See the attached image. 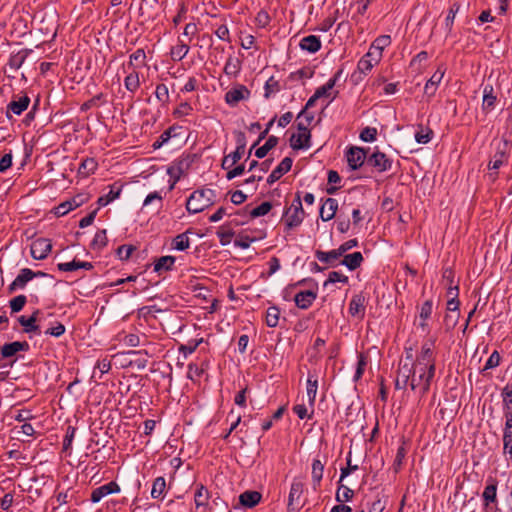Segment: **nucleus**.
Listing matches in <instances>:
<instances>
[{"label": "nucleus", "mask_w": 512, "mask_h": 512, "mask_svg": "<svg viewBox=\"0 0 512 512\" xmlns=\"http://www.w3.org/2000/svg\"><path fill=\"white\" fill-rule=\"evenodd\" d=\"M124 86L129 92L137 91L140 86L139 74L135 71L129 73L124 79Z\"/></svg>", "instance_id": "obj_40"}, {"label": "nucleus", "mask_w": 512, "mask_h": 512, "mask_svg": "<svg viewBox=\"0 0 512 512\" xmlns=\"http://www.w3.org/2000/svg\"><path fill=\"white\" fill-rule=\"evenodd\" d=\"M505 161L506 157L503 152L496 153L494 157L490 160L488 167L491 170H497L504 164Z\"/></svg>", "instance_id": "obj_61"}, {"label": "nucleus", "mask_w": 512, "mask_h": 512, "mask_svg": "<svg viewBox=\"0 0 512 512\" xmlns=\"http://www.w3.org/2000/svg\"><path fill=\"white\" fill-rule=\"evenodd\" d=\"M90 196L88 193H79L70 200H66V214L83 205L89 200Z\"/></svg>", "instance_id": "obj_34"}, {"label": "nucleus", "mask_w": 512, "mask_h": 512, "mask_svg": "<svg viewBox=\"0 0 512 512\" xmlns=\"http://www.w3.org/2000/svg\"><path fill=\"white\" fill-rule=\"evenodd\" d=\"M311 468L313 489L316 490L320 486V482L323 478L324 463L319 458H315L312 461Z\"/></svg>", "instance_id": "obj_25"}, {"label": "nucleus", "mask_w": 512, "mask_h": 512, "mask_svg": "<svg viewBox=\"0 0 512 512\" xmlns=\"http://www.w3.org/2000/svg\"><path fill=\"white\" fill-rule=\"evenodd\" d=\"M122 185L118 183H114L109 186V192L107 194H104L98 198V205L99 207H104L114 201L115 199L119 198L121 192H122Z\"/></svg>", "instance_id": "obj_20"}, {"label": "nucleus", "mask_w": 512, "mask_h": 512, "mask_svg": "<svg viewBox=\"0 0 512 512\" xmlns=\"http://www.w3.org/2000/svg\"><path fill=\"white\" fill-rule=\"evenodd\" d=\"M280 90L279 83L273 77L269 78L264 86V97L269 98L272 94H275Z\"/></svg>", "instance_id": "obj_55"}, {"label": "nucleus", "mask_w": 512, "mask_h": 512, "mask_svg": "<svg viewBox=\"0 0 512 512\" xmlns=\"http://www.w3.org/2000/svg\"><path fill=\"white\" fill-rule=\"evenodd\" d=\"M250 91L244 85H237L225 94V101L230 106L237 105L240 101L248 99Z\"/></svg>", "instance_id": "obj_9"}, {"label": "nucleus", "mask_w": 512, "mask_h": 512, "mask_svg": "<svg viewBox=\"0 0 512 512\" xmlns=\"http://www.w3.org/2000/svg\"><path fill=\"white\" fill-rule=\"evenodd\" d=\"M366 299L363 294H356L351 298L348 312L351 316L363 319L365 316Z\"/></svg>", "instance_id": "obj_12"}, {"label": "nucleus", "mask_w": 512, "mask_h": 512, "mask_svg": "<svg viewBox=\"0 0 512 512\" xmlns=\"http://www.w3.org/2000/svg\"><path fill=\"white\" fill-rule=\"evenodd\" d=\"M97 167V163L95 162L94 159H85L83 160L79 167H78V173L83 176V177H86L88 175H90L91 173H93L95 171Z\"/></svg>", "instance_id": "obj_45"}, {"label": "nucleus", "mask_w": 512, "mask_h": 512, "mask_svg": "<svg viewBox=\"0 0 512 512\" xmlns=\"http://www.w3.org/2000/svg\"><path fill=\"white\" fill-rule=\"evenodd\" d=\"M119 491H120V487L118 486V484L116 482H113V481L109 482L107 484H104L100 487L95 488L92 491L91 501L93 503H97L105 496L112 494V493H117Z\"/></svg>", "instance_id": "obj_13"}, {"label": "nucleus", "mask_w": 512, "mask_h": 512, "mask_svg": "<svg viewBox=\"0 0 512 512\" xmlns=\"http://www.w3.org/2000/svg\"><path fill=\"white\" fill-rule=\"evenodd\" d=\"M233 235L234 232L230 229L225 228L224 226L220 227L219 230L217 231V236L222 246L228 245L231 242Z\"/></svg>", "instance_id": "obj_53"}, {"label": "nucleus", "mask_w": 512, "mask_h": 512, "mask_svg": "<svg viewBox=\"0 0 512 512\" xmlns=\"http://www.w3.org/2000/svg\"><path fill=\"white\" fill-rule=\"evenodd\" d=\"M354 492L352 489L345 485H340L338 487L337 493H336V501L338 502H348L353 498Z\"/></svg>", "instance_id": "obj_49"}, {"label": "nucleus", "mask_w": 512, "mask_h": 512, "mask_svg": "<svg viewBox=\"0 0 512 512\" xmlns=\"http://www.w3.org/2000/svg\"><path fill=\"white\" fill-rule=\"evenodd\" d=\"M500 359L501 357L498 351H493L485 363L484 370L497 367L500 364Z\"/></svg>", "instance_id": "obj_64"}, {"label": "nucleus", "mask_w": 512, "mask_h": 512, "mask_svg": "<svg viewBox=\"0 0 512 512\" xmlns=\"http://www.w3.org/2000/svg\"><path fill=\"white\" fill-rule=\"evenodd\" d=\"M340 73L341 71H339L333 78L329 79L325 85L317 88L314 93V99H319L321 97L327 96L329 91L332 90L333 87L335 86Z\"/></svg>", "instance_id": "obj_37"}, {"label": "nucleus", "mask_w": 512, "mask_h": 512, "mask_svg": "<svg viewBox=\"0 0 512 512\" xmlns=\"http://www.w3.org/2000/svg\"><path fill=\"white\" fill-rule=\"evenodd\" d=\"M367 364H368L367 357L364 354H359L357 368H356L355 375H354V381H358L362 377Z\"/></svg>", "instance_id": "obj_58"}, {"label": "nucleus", "mask_w": 512, "mask_h": 512, "mask_svg": "<svg viewBox=\"0 0 512 512\" xmlns=\"http://www.w3.org/2000/svg\"><path fill=\"white\" fill-rule=\"evenodd\" d=\"M497 100V95L495 93L494 87L487 83L483 87V101H482V109L485 112H490L495 108Z\"/></svg>", "instance_id": "obj_15"}, {"label": "nucleus", "mask_w": 512, "mask_h": 512, "mask_svg": "<svg viewBox=\"0 0 512 512\" xmlns=\"http://www.w3.org/2000/svg\"><path fill=\"white\" fill-rule=\"evenodd\" d=\"M363 261V256L361 252H353L351 254L345 255L344 259L341 261L342 265H345L349 270H355L358 268Z\"/></svg>", "instance_id": "obj_30"}, {"label": "nucleus", "mask_w": 512, "mask_h": 512, "mask_svg": "<svg viewBox=\"0 0 512 512\" xmlns=\"http://www.w3.org/2000/svg\"><path fill=\"white\" fill-rule=\"evenodd\" d=\"M30 344L27 341H13L5 343L0 347V361H5L0 368H12L19 359V352H28Z\"/></svg>", "instance_id": "obj_3"}, {"label": "nucleus", "mask_w": 512, "mask_h": 512, "mask_svg": "<svg viewBox=\"0 0 512 512\" xmlns=\"http://www.w3.org/2000/svg\"><path fill=\"white\" fill-rule=\"evenodd\" d=\"M444 74L445 70L439 67L436 70V72L430 77V79L426 82L424 87V93L426 96L433 97L435 95L438 85L441 83Z\"/></svg>", "instance_id": "obj_16"}, {"label": "nucleus", "mask_w": 512, "mask_h": 512, "mask_svg": "<svg viewBox=\"0 0 512 512\" xmlns=\"http://www.w3.org/2000/svg\"><path fill=\"white\" fill-rule=\"evenodd\" d=\"M503 444L504 454H509L512 456V431H504Z\"/></svg>", "instance_id": "obj_63"}, {"label": "nucleus", "mask_w": 512, "mask_h": 512, "mask_svg": "<svg viewBox=\"0 0 512 512\" xmlns=\"http://www.w3.org/2000/svg\"><path fill=\"white\" fill-rule=\"evenodd\" d=\"M175 261H176V258L174 256H169V255L162 256L155 262L154 271L155 272L169 271L172 269Z\"/></svg>", "instance_id": "obj_33"}, {"label": "nucleus", "mask_w": 512, "mask_h": 512, "mask_svg": "<svg viewBox=\"0 0 512 512\" xmlns=\"http://www.w3.org/2000/svg\"><path fill=\"white\" fill-rule=\"evenodd\" d=\"M293 164V159L291 157H285L278 166L270 173L267 178L268 184H273L277 180H279L284 174L290 171Z\"/></svg>", "instance_id": "obj_14"}, {"label": "nucleus", "mask_w": 512, "mask_h": 512, "mask_svg": "<svg viewBox=\"0 0 512 512\" xmlns=\"http://www.w3.org/2000/svg\"><path fill=\"white\" fill-rule=\"evenodd\" d=\"M368 165L374 167L378 172H385L391 169L392 160L385 153L376 151L367 158Z\"/></svg>", "instance_id": "obj_7"}, {"label": "nucleus", "mask_w": 512, "mask_h": 512, "mask_svg": "<svg viewBox=\"0 0 512 512\" xmlns=\"http://www.w3.org/2000/svg\"><path fill=\"white\" fill-rule=\"evenodd\" d=\"M278 144V138L276 136H270L264 145L257 148L255 151V156L259 159L264 158L268 152L273 149Z\"/></svg>", "instance_id": "obj_35"}, {"label": "nucleus", "mask_w": 512, "mask_h": 512, "mask_svg": "<svg viewBox=\"0 0 512 512\" xmlns=\"http://www.w3.org/2000/svg\"><path fill=\"white\" fill-rule=\"evenodd\" d=\"M240 71V62L237 58L230 56L225 64L224 72L226 75L234 76Z\"/></svg>", "instance_id": "obj_48"}, {"label": "nucleus", "mask_w": 512, "mask_h": 512, "mask_svg": "<svg viewBox=\"0 0 512 512\" xmlns=\"http://www.w3.org/2000/svg\"><path fill=\"white\" fill-rule=\"evenodd\" d=\"M66 391L70 395H72L74 400H77L83 395L84 388L80 381L77 378H75L72 382L68 384V386L66 387Z\"/></svg>", "instance_id": "obj_44"}, {"label": "nucleus", "mask_w": 512, "mask_h": 512, "mask_svg": "<svg viewBox=\"0 0 512 512\" xmlns=\"http://www.w3.org/2000/svg\"><path fill=\"white\" fill-rule=\"evenodd\" d=\"M28 54H29V50H27V49H22V50L18 51L17 53L12 54L9 58L8 65L10 66L11 69L18 70L25 62Z\"/></svg>", "instance_id": "obj_32"}, {"label": "nucleus", "mask_w": 512, "mask_h": 512, "mask_svg": "<svg viewBox=\"0 0 512 512\" xmlns=\"http://www.w3.org/2000/svg\"><path fill=\"white\" fill-rule=\"evenodd\" d=\"M346 157L349 167L352 170H356L363 165L366 159V152L363 148L352 147L347 151Z\"/></svg>", "instance_id": "obj_10"}, {"label": "nucleus", "mask_w": 512, "mask_h": 512, "mask_svg": "<svg viewBox=\"0 0 512 512\" xmlns=\"http://www.w3.org/2000/svg\"><path fill=\"white\" fill-rule=\"evenodd\" d=\"M342 255L341 251L339 250V248L337 249H333V250H330V251H317L316 252V258L322 262V263H326V264H332L334 261L338 260Z\"/></svg>", "instance_id": "obj_29"}, {"label": "nucleus", "mask_w": 512, "mask_h": 512, "mask_svg": "<svg viewBox=\"0 0 512 512\" xmlns=\"http://www.w3.org/2000/svg\"><path fill=\"white\" fill-rule=\"evenodd\" d=\"M108 239L106 230H99L94 235L92 245L98 249H101L107 245Z\"/></svg>", "instance_id": "obj_57"}, {"label": "nucleus", "mask_w": 512, "mask_h": 512, "mask_svg": "<svg viewBox=\"0 0 512 512\" xmlns=\"http://www.w3.org/2000/svg\"><path fill=\"white\" fill-rule=\"evenodd\" d=\"M243 154V151L236 149L234 152L224 157L222 167L224 169H230L242 158Z\"/></svg>", "instance_id": "obj_46"}, {"label": "nucleus", "mask_w": 512, "mask_h": 512, "mask_svg": "<svg viewBox=\"0 0 512 512\" xmlns=\"http://www.w3.org/2000/svg\"><path fill=\"white\" fill-rule=\"evenodd\" d=\"M304 491V484L298 479H294L288 497V506L293 509H299L301 506L300 499Z\"/></svg>", "instance_id": "obj_11"}, {"label": "nucleus", "mask_w": 512, "mask_h": 512, "mask_svg": "<svg viewBox=\"0 0 512 512\" xmlns=\"http://www.w3.org/2000/svg\"><path fill=\"white\" fill-rule=\"evenodd\" d=\"M433 311V302L432 300H426L419 311V324L418 326L422 329L424 332H429L428 327V319L431 317Z\"/></svg>", "instance_id": "obj_19"}, {"label": "nucleus", "mask_w": 512, "mask_h": 512, "mask_svg": "<svg viewBox=\"0 0 512 512\" xmlns=\"http://www.w3.org/2000/svg\"><path fill=\"white\" fill-rule=\"evenodd\" d=\"M338 210V201L334 198H327L320 207V218L323 221H330L335 217Z\"/></svg>", "instance_id": "obj_17"}, {"label": "nucleus", "mask_w": 512, "mask_h": 512, "mask_svg": "<svg viewBox=\"0 0 512 512\" xmlns=\"http://www.w3.org/2000/svg\"><path fill=\"white\" fill-rule=\"evenodd\" d=\"M304 217L305 211L302 206V201L300 195L297 194L290 206L285 209L282 220L285 227L290 230L300 226Z\"/></svg>", "instance_id": "obj_4"}, {"label": "nucleus", "mask_w": 512, "mask_h": 512, "mask_svg": "<svg viewBox=\"0 0 512 512\" xmlns=\"http://www.w3.org/2000/svg\"><path fill=\"white\" fill-rule=\"evenodd\" d=\"M310 132H298L290 138V145L295 150L308 149L310 147Z\"/></svg>", "instance_id": "obj_21"}, {"label": "nucleus", "mask_w": 512, "mask_h": 512, "mask_svg": "<svg viewBox=\"0 0 512 512\" xmlns=\"http://www.w3.org/2000/svg\"><path fill=\"white\" fill-rule=\"evenodd\" d=\"M215 196V191L212 189L196 190L187 199L186 209L192 214L202 212L214 204Z\"/></svg>", "instance_id": "obj_2"}, {"label": "nucleus", "mask_w": 512, "mask_h": 512, "mask_svg": "<svg viewBox=\"0 0 512 512\" xmlns=\"http://www.w3.org/2000/svg\"><path fill=\"white\" fill-rule=\"evenodd\" d=\"M377 136V129L373 127H366L360 133V139L364 142H373Z\"/></svg>", "instance_id": "obj_62"}, {"label": "nucleus", "mask_w": 512, "mask_h": 512, "mask_svg": "<svg viewBox=\"0 0 512 512\" xmlns=\"http://www.w3.org/2000/svg\"><path fill=\"white\" fill-rule=\"evenodd\" d=\"M482 497L485 501V505H489L490 503H493L497 499V483L495 481H492L490 484H488L482 494Z\"/></svg>", "instance_id": "obj_39"}, {"label": "nucleus", "mask_w": 512, "mask_h": 512, "mask_svg": "<svg viewBox=\"0 0 512 512\" xmlns=\"http://www.w3.org/2000/svg\"><path fill=\"white\" fill-rule=\"evenodd\" d=\"M316 297H317L316 291H313V290L300 291L295 295L294 301L298 308L308 309L312 305V303L315 301Z\"/></svg>", "instance_id": "obj_18"}, {"label": "nucleus", "mask_w": 512, "mask_h": 512, "mask_svg": "<svg viewBox=\"0 0 512 512\" xmlns=\"http://www.w3.org/2000/svg\"><path fill=\"white\" fill-rule=\"evenodd\" d=\"M35 278L34 271L29 268H23L20 273L8 286L7 291L9 294L14 293L18 289H24L27 283Z\"/></svg>", "instance_id": "obj_8"}, {"label": "nucleus", "mask_w": 512, "mask_h": 512, "mask_svg": "<svg viewBox=\"0 0 512 512\" xmlns=\"http://www.w3.org/2000/svg\"><path fill=\"white\" fill-rule=\"evenodd\" d=\"M175 127H169L166 129L159 137L158 139L153 143L152 147L154 149H158L162 147L164 144H166L172 136H175Z\"/></svg>", "instance_id": "obj_47"}, {"label": "nucleus", "mask_w": 512, "mask_h": 512, "mask_svg": "<svg viewBox=\"0 0 512 512\" xmlns=\"http://www.w3.org/2000/svg\"><path fill=\"white\" fill-rule=\"evenodd\" d=\"M390 44L391 38L389 35H381L373 41L372 48L377 50V55L374 57V63H378L380 61L383 50Z\"/></svg>", "instance_id": "obj_26"}, {"label": "nucleus", "mask_w": 512, "mask_h": 512, "mask_svg": "<svg viewBox=\"0 0 512 512\" xmlns=\"http://www.w3.org/2000/svg\"><path fill=\"white\" fill-rule=\"evenodd\" d=\"M433 137V131L429 127L418 125V130L415 133V140L419 144H427Z\"/></svg>", "instance_id": "obj_36"}, {"label": "nucleus", "mask_w": 512, "mask_h": 512, "mask_svg": "<svg viewBox=\"0 0 512 512\" xmlns=\"http://www.w3.org/2000/svg\"><path fill=\"white\" fill-rule=\"evenodd\" d=\"M261 497L258 491L247 490L239 495V502L245 508H253L260 502Z\"/></svg>", "instance_id": "obj_23"}, {"label": "nucleus", "mask_w": 512, "mask_h": 512, "mask_svg": "<svg viewBox=\"0 0 512 512\" xmlns=\"http://www.w3.org/2000/svg\"><path fill=\"white\" fill-rule=\"evenodd\" d=\"M210 492L203 485H198L194 493L195 508L198 512H212L209 503Z\"/></svg>", "instance_id": "obj_5"}, {"label": "nucleus", "mask_w": 512, "mask_h": 512, "mask_svg": "<svg viewBox=\"0 0 512 512\" xmlns=\"http://www.w3.org/2000/svg\"><path fill=\"white\" fill-rule=\"evenodd\" d=\"M280 310L275 307H269L266 311L265 321L268 327L274 328L278 325Z\"/></svg>", "instance_id": "obj_42"}, {"label": "nucleus", "mask_w": 512, "mask_h": 512, "mask_svg": "<svg viewBox=\"0 0 512 512\" xmlns=\"http://www.w3.org/2000/svg\"><path fill=\"white\" fill-rule=\"evenodd\" d=\"M187 368V377L192 381L198 380L204 372L203 368L194 363H190Z\"/></svg>", "instance_id": "obj_59"}, {"label": "nucleus", "mask_w": 512, "mask_h": 512, "mask_svg": "<svg viewBox=\"0 0 512 512\" xmlns=\"http://www.w3.org/2000/svg\"><path fill=\"white\" fill-rule=\"evenodd\" d=\"M190 246V239L187 233L177 235L172 241V248L178 251H185Z\"/></svg>", "instance_id": "obj_41"}, {"label": "nucleus", "mask_w": 512, "mask_h": 512, "mask_svg": "<svg viewBox=\"0 0 512 512\" xmlns=\"http://www.w3.org/2000/svg\"><path fill=\"white\" fill-rule=\"evenodd\" d=\"M348 283V277L341 272L332 271L329 273L327 280L324 282V287L334 283Z\"/></svg>", "instance_id": "obj_52"}, {"label": "nucleus", "mask_w": 512, "mask_h": 512, "mask_svg": "<svg viewBox=\"0 0 512 512\" xmlns=\"http://www.w3.org/2000/svg\"><path fill=\"white\" fill-rule=\"evenodd\" d=\"M39 313L40 311L37 309L29 317L22 315L18 318V322L23 326V331L25 333L36 332L39 330V326L36 324Z\"/></svg>", "instance_id": "obj_22"}, {"label": "nucleus", "mask_w": 512, "mask_h": 512, "mask_svg": "<svg viewBox=\"0 0 512 512\" xmlns=\"http://www.w3.org/2000/svg\"><path fill=\"white\" fill-rule=\"evenodd\" d=\"M29 104L30 98L24 95L18 100H12L8 104V110H11L15 115H21L28 108Z\"/></svg>", "instance_id": "obj_27"}, {"label": "nucleus", "mask_w": 512, "mask_h": 512, "mask_svg": "<svg viewBox=\"0 0 512 512\" xmlns=\"http://www.w3.org/2000/svg\"><path fill=\"white\" fill-rule=\"evenodd\" d=\"M299 46L302 50L316 53L321 48V41L318 36L309 35L301 39Z\"/></svg>", "instance_id": "obj_24"}, {"label": "nucleus", "mask_w": 512, "mask_h": 512, "mask_svg": "<svg viewBox=\"0 0 512 512\" xmlns=\"http://www.w3.org/2000/svg\"><path fill=\"white\" fill-rule=\"evenodd\" d=\"M52 249V244L49 239L38 238L31 243L30 253L36 260H43L47 257Z\"/></svg>", "instance_id": "obj_6"}, {"label": "nucleus", "mask_w": 512, "mask_h": 512, "mask_svg": "<svg viewBox=\"0 0 512 512\" xmlns=\"http://www.w3.org/2000/svg\"><path fill=\"white\" fill-rule=\"evenodd\" d=\"M188 52L189 46L186 43L179 41L177 45L172 47L170 54L174 61H180L188 54Z\"/></svg>", "instance_id": "obj_38"}, {"label": "nucleus", "mask_w": 512, "mask_h": 512, "mask_svg": "<svg viewBox=\"0 0 512 512\" xmlns=\"http://www.w3.org/2000/svg\"><path fill=\"white\" fill-rule=\"evenodd\" d=\"M372 53L373 51L367 52L358 62V70L363 74H367L368 72H370L375 64L374 61L371 59Z\"/></svg>", "instance_id": "obj_43"}, {"label": "nucleus", "mask_w": 512, "mask_h": 512, "mask_svg": "<svg viewBox=\"0 0 512 512\" xmlns=\"http://www.w3.org/2000/svg\"><path fill=\"white\" fill-rule=\"evenodd\" d=\"M155 96L158 101L162 104H166L169 101V90L165 84H158L155 89Z\"/></svg>", "instance_id": "obj_56"}, {"label": "nucleus", "mask_w": 512, "mask_h": 512, "mask_svg": "<svg viewBox=\"0 0 512 512\" xmlns=\"http://www.w3.org/2000/svg\"><path fill=\"white\" fill-rule=\"evenodd\" d=\"M272 208V204L270 202H263L259 206L255 207L250 211L251 218H257L260 216H264L269 213Z\"/></svg>", "instance_id": "obj_54"}, {"label": "nucleus", "mask_w": 512, "mask_h": 512, "mask_svg": "<svg viewBox=\"0 0 512 512\" xmlns=\"http://www.w3.org/2000/svg\"><path fill=\"white\" fill-rule=\"evenodd\" d=\"M166 491V480L164 477H157L152 485L151 497L153 499H163Z\"/></svg>", "instance_id": "obj_31"}, {"label": "nucleus", "mask_w": 512, "mask_h": 512, "mask_svg": "<svg viewBox=\"0 0 512 512\" xmlns=\"http://www.w3.org/2000/svg\"><path fill=\"white\" fill-rule=\"evenodd\" d=\"M307 397L310 406H314L317 390H318V379L317 376H314L309 373L307 379Z\"/></svg>", "instance_id": "obj_28"}, {"label": "nucleus", "mask_w": 512, "mask_h": 512, "mask_svg": "<svg viewBox=\"0 0 512 512\" xmlns=\"http://www.w3.org/2000/svg\"><path fill=\"white\" fill-rule=\"evenodd\" d=\"M434 344V339L425 341L413 363L406 361L400 364L395 380L396 389H405L410 386L414 391L419 389L421 397L428 393L436 371ZM407 359H412L411 353Z\"/></svg>", "instance_id": "obj_1"}, {"label": "nucleus", "mask_w": 512, "mask_h": 512, "mask_svg": "<svg viewBox=\"0 0 512 512\" xmlns=\"http://www.w3.org/2000/svg\"><path fill=\"white\" fill-rule=\"evenodd\" d=\"M80 268L89 270L92 268V264L89 262L76 261V260H73L71 262H66V272H73Z\"/></svg>", "instance_id": "obj_60"}, {"label": "nucleus", "mask_w": 512, "mask_h": 512, "mask_svg": "<svg viewBox=\"0 0 512 512\" xmlns=\"http://www.w3.org/2000/svg\"><path fill=\"white\" fill-rule=\"evenodd\" d=\"M27 303V297L23 294L21 295H18L14 298H12L10 301H9V306H10V309H11V313H18L20 312L25 304Z\"/></svg>", "instance_id": "obj_50"}, {"label": "nucleus", "mask_w": 512, "mask_h": 512, "mask_svg": "<svg viewBox=\"0 0 512 512\" xmlns=\"http://www.w3.org/2000/svg\"><path fill=\"white\" fill-rule=\"evenodd\" d=\"M146 54L143 49H137L130 55L129 65L139 67L145 64Z\"/></svg>", "instance_id": "obj_51"}]
</instances>
